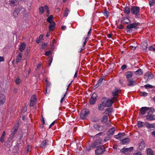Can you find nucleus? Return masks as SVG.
I'll return each mask as SVG.
<instances>
[{"label": "nucleus", "mask_w": 155, "mask_h": 155, "mask_svg": "<svg viewBox=\"0 0 155 155\" xmlns=\"http://www.w3.org/2000/svg\"><path fill=\"white\" fill-rule=\"evenodd\" d=\"M48 145V141L47 140H44L40 145V147L42 148H45Z\"/></svg>", "instance_id": "nucleus-16"}, {"label": "nucleus", "mask_w": 155, "mask_h": 155, "mask_svg": "<svg viewBox=\"0 0 155 155\" xmlns=\"http://www.w3.org/2000/svg\"><path fill=\"white\" fill-rule=\"evenodd\" d=\"M30 106L32 107L35 104V102L34 101H30Z\"/></svg>", "instance_id": "nucleus-54"}, {"label": "nucleus", "mask_w": 155, "mask_h": 155, "mask_svg": "<svg viewBox=\"0 0 155 155\" xmlns=\"http://www.w3.org/2000/svg\"><path fill=\"white\" fill-rule=\"evenodd\" d=\"M69 12V10L68 9L65 10L64 14V16L65 17H67L68 16Z\"/></svg>", "instance_id": "nucleus-51"}, {"label": "nucleus", "mask_w": 155, "mask_h": 155, "mask_svg": "<svg viewBox=\"0 0 155 155\" xmlns=\"http://www.w3.org/2000/svg\"><path fill=\"white\" fill-rule=\"evenodd\" d=\"M150 5L152 6L154 5L155 4V0H148Z\"/></svg>", "instance_id": "nucleus-50"}, {"label": "nucleus", "mask_w": 155, "mask_h": 155, "mask_svg": "<svg viewBox=\"0 0 155 155\" xmlns=\"http://www.w3.org/2000/svg\"><path fill=\"white\" fill-rule=\"evenodd\" d=\"M25 44L24 42H22L19 46V49L21 52H22L25 49Z\"/></svg>", "instance_id": "nucleus-26"}, {"label": "nucleus", "mask_w": 155, "mask_h": 155, "mask_svg": "<svg viewBox=\"0 0 155 155\" xmlns=\"http://www.w3.org/2000/svg\"><path fill=\"white\" fill-rule=\"evenodd\" d=\"M140 95L141 96L146 97L148 95V93L145 92H140Z\"/></svg>", "instance_id": "nucleus-48"}, {"label": "nucleus", "mask_w": 155, "mask_h": 155, "mask_svg": "<svg viewBox=\"0 0 155 155\" xmlns=\"http://www.w3.org/2000/svg\"><path fill=\"white\" fill-rule=\"evenodd\" d=\"M93 127L97 131H102L104 130L103 127L98 124H95L94 125Z\"/></svg>", "instance_id": "nucleus-14"}, {"label": "nucleus", "mask_w": 155, "mask_h": 155, "mask_svg": "<svg viewBox=\"0 0 155 155\" xmlns=\"http://www.w3.org/2000/svg\"><path fill=\"white\" fill-rule=\"evenodd\" d=\"M22 9L23 10V11L25 13H26V11L25 8L22 7L16 8L13 13V16L15 18L17 17L19 14L20 11L22 10Z\"/></svg>", "instance_id": "nucleus-7"}, {"label": "nucleus", "mask_w": 155, "mask_h": 155, "mask_svg": "<svg viewBox=\"0 0 155 155\" xmlns=\"http://www.w3.org/2000/svg\"><path fill=\"white\" fill-rule=\"evenodd\" d=\"M111 136L110 134H107L104 140V142H106L107 140H110V139Z\"/></svg>", "instance_id": "nucleus-40"}, {"label": "nucleus", "mask_w": 155, "mask_h": 155, "mask_svg": "<svg viewBox=\"0 0 155 155\" xmlns=\"http://www.w3.org/2000/svg\"><path fill=\"white\" fill-rule=\"evenodd\" d=\"M6 97L2 94H0V105H3L5 102Z\"/></svg>", "instance_id": "nucleus-13"}, {"label": "nucleus", "mask_w": 155, "mask_h": 155, "mask_svg": "<svg viewBox=\"0 0 155 155\" xmlns=\"http://www.w3.org/2000/svg\"><path fill=\"white\" fill-rule=\"evenodd\" d=\"M123 21L126 24H128L130 22V20L127 17H124L123 18Z\"/></svg>", "instance_id": "nucleus-39"}, {"label": "nucleus", "mask_w": 155, "mask_h": 155, "mask_svg": "<svg viewBox=\"0 0 155 155\" xmlns=\"http://www.w3.org/2000/svg\"><path fill=\"white\" fill-rule=\"evenodd\" d=\"M88 40L87 39H85L83 43V47L81 48V49L78 50V51L79 52H81L82 51L84 50V46L86 44V43L87 41Z\"/></svg>", "instance_id": "nucleus-41"}, {"label": "nucleus", "mask_w": 155, "mask_h": 155, "mask_svg": "<svg viewBox=\"0 0 155 155\" xmlns=\"http://www.w3.org/2000/svg\"><path fill=\"white\" fill-rule=\"evenodd\" d=\"M146 127L148 129H151L152 128L155 129V123L150 124L147 122L146 124Z\"/></svg>", "instance_id": "nucleus-18"}, {"label": "nucleus", "mask_w": 155, "mask_h": 155, "mask_svg": "<svg viewBox=\"0 0 155 155\" xmlns=\"http://www.w3.org/2000/svg\"><path fill=\"white\" fill-rule=\"evenodd\" d=\"M22 53H20L18 54L16 58V63H18L20 62V61L22 59Z\"/></svg>", "instance_id": "nucleus-25"}, {"label": "nucleus", "mask_w": 155, "mask_h": 155, "mask_svg": "<svg viewBox=\"0 0 155 155\" xmlns=\"http://www.w3.org/2000/svg\"><path fill=\"white\" fill-rule=\"evenodd\" d=\"M55 23L53 21L51 22L49 26V29L50 31H53L54 29Z\"/></svg>", "instance_id": "nucleus-24"}, {"label": "nucleus", "mask_w": 155, "mask_h": 155, "mask_svg": "<svg viewBox=\"0 0 155 155\" xmlns=\"http://www.w3.org/2000/svg\"><path fill=\"white\" fill-rule=\"evenodd\" d=\"M99 120V119L98 117H93L91 119L92 121L94 123L98 122Z\"/></svg>", "instance_id": "nucleus-44"}, {"label": "nucleus", "mask_w": 155, "mask_h": 155, "mask_svg": "<svg viewBox=\"0 0 155 155\" xmlns=\"http://www.w3.org/2000/svg\"><path fill=\"white\" fill-rule=\"evenodd\" d=\"M125 135V133H119L117 135H114V137L116 139L121 140L122 139L124 138V136Z\"/></svg>", "instance_id": "nucleus-11"}, {"label": "nucleus", "mask_w": 155, "mask_h": 155, "mask_svg": "<svg viewBox=\"0 0 155 155\" xmlns=\"http://www.w3.org/2000/svg\"><path fill=\"white\" fill-rule=\"evenodd\" d=\"M104 78V77H103L101 78H100L98 81H97V84L94 86V88H97L101 84L102 82L103 81Z\"/></svg>", "instance_id": "nucleus-17"}, {"label": "nucleus", "mask_w": 155, "mask_h": 155, "mask_svg": "<svg viewBox=\"0 0 155 155\" xmlns=\"http://www.w3.org/2000/svg\"><path fill=\"white\" fill-rule=\"evenodd\" d=\"M134 147H131L129 148H123L122 149V152L124 153L127 154L128 152H131L133 150Z\"/></svg>", "instance_id": "nucleus-15"}, {"label": "nucleus", "mask_w": 155, "mask_h": 155, "mask_svg": "<svg viewBox=\"0 0 155 155\" xmlns=\"http://www.w3.org/2000/svg\"><path fill=\"white\" fill-rule=\"evenodd\" d=\"M31 149V146L29 145H28L27 147V152H29V150Z\"/></svg>", "instance_id": "nucleus-59"}, {"label": "nucleus", "mask_w": 155, "mask_h": 155, "mask_svg": "<svg viewBox=\"0 0 155 155\" xmlns=\"http://www.w3.org/2000/svg\"><path fill=\"white\" fill-rule=\"evenodd\" d=\"M19 127V126H15L14 128L11 130V133L13 134V136L11 137V138H13L14 135L17 132L18 128Z\"/></svg>", "instance_id": "nucleus-22"}, {"label": "nucleus", "mask_w": 155, "mask_h": 155, "mask_svg": "<svg viewBox=\"0 0 155 155\" xmlns=\"http://www.w3.org/2000/svg\"><path fill=\"white\" fill-rule=\"evenodd\" d=\"M112 98L107 99L106 97H104L101 99V102H103L105 107H110L114 102Z\"/></svg>", "instance_id": "nucleus-3"}, {"label": "nucleus", "mask_w": 155, "mask_h": 155, "mask_svg": "<svg viewBox=\"0 0 155 155\" xmlns=\"http://www.w3.org/2000/svg\"><path fill=\"white\" fill-rule=\"evenodd\" d=\"M47 44L46 43H44L42 44V48H44V47H46L47 46Z\"/></svg>", "instance_id": "nucleus-64"}, {"label": "nucleus", "mask_w": 155, "mask_h": 155, "mask_svg": "<svg viewBox=\"0 0 155 155\" xmlns=\"http://www.w3.org/2000/svg\"><path fill=\"white\" fill-rule=\"evenodd\" d=\"M89 114L90 111L88 109H84L81 111L80 117L84 120L87 118V115Z\"/></svg>", "instance_id": "nucleus-5"}, {"label": "nucleus", "mask_w": 155, "mask_h": 155, "mask_svg": "<svg viewBox=\"0 0 155 155\" xmlns=\"http://www.w3.org/2000/svg\"><path fill=\"white\" fill-rule=\"evenodd\" d=\"M45 7L44 8L42 6H41L39 8V11L40 12V14L42 15L44 13L45 11Z\"/></svg>", "instance_id": "nucleus-42"}, {"label": "nucleus", "mask_w": 155, "mask_h": 155, "mask_svg": "<svg viewBox=\"0 0 155 155\" xmlns=\"http://www.w3.org/2000/svg\"><path fill=\"white\" fill-rule=\"evenodd\" d=\"M5 137L1 136L0 139V141L2 143H3L5 142L4 140Z\"/></svg>", "instance_id": "nucleus-56"}, {"label": "nucleus", "mask_w": 155, "mask_h": 155, "mask_svg": "<svg viewBox=\"0 0 155 155\" xmlns=\"http://www.w3.org/2000/svg\"><path fill=\"white\" fill-rule=\"evenodd\" d=\"M9 4L10 5L13 7L15 5V0H9Z\"/></svg>", "instance_id": "nucleus-43"}, {"label": "nucleus", "mask_w": 155, "mask_h": 155, "mask_svg": "<svg viewBox=\"0 0 155 155\" xmlns=\"http://www.w3.org/2000/svg\"><path fill=\"white\" fill-rule=\"evenodd\" d=\"M102 134V132H100L98 134L95 135L94 136V137H97L98 136H101Z\"/></svg>", "instance_id": "nucleus-62"}, {"label": "nucleus", "mask_w": 155, "mask_h": 155, "mask_svg": "<svg viewBox=\"0 0 155 155\" xmlns=\"http://www.w3.org/2000/svg\"><path fill=\"white\" fill-rule=\"evenodd\" d=\"M125 76L126 78L127 79H131L133 75V72L132 71H128L125 73Z\"/></svg>", "instance_id": "nucleus-23"}, {"label": "nucleus", "mask_w": 155, "mask_h": 155, "mask_svg": "<svg viewBox=\"0 0 155 155\" xmlns=\"http://www.w3.org/2000/svg\"><path fill=\"white\" fill-rule=\"evenodd\" d=\"M105 151V149L103 146H99L95 150V154L96 155H100L102 154Z\"/></svg>", "instance_id": "nucleus-4"}, {"label": "nucleus", "mask_w": 155, "mask_h": 155, "mask_svg": "<svg viewBox=\"0 0 155 155\" xmlns=\"http://www.w3.org/2000/svg\"><path fill=\"white\" fill-rule=\"evenodd\" d=\"M139 24L138 22H134L128 25L126 27L127 29H129L127 31V33H130L133 31L137 30L138 28V26Z\"/></svg>", "instance_id": "nucleus-2"}, {"label": "nucleus", "mask_w": 155, "mask_h": 155, "mask_svg": "<svg viewBox=\"0 0 155 155\" xmlns=\"http://www.w3.org/2000/svg\"><path fill=\"white\" fill-rule=\"evenodd\" d=\"M113 109L111 107H109L106 108L105 110V114H108L109 116L112 112Z\"/></svg>", "instance_id": "nucleus-28"}, {"label": "nucleus", "mask_w": 155, "mask_h": 155, "mask_svg": "<svg viewBox=\"0 0 155 155\" xmlns=\"http://www.w3.org/2000/svg\"><path fill=\"white\" fill-rule=\"evenodd\" d=\"M119 91L120 90L118 89L113 91L112 93L113 97H112V98L113 99L114 101H116L117 100V96H118Z\"/></svg>", "instance_id": "nucleus-12"}, {"label": "nucleus", "mask_w": 155, "mask_h": 155, "mask_svg": "<svg viewBox=\"0 0 155 155\" xmlns=\"http://www.w3.org/2000/svg\"><path fill=\"white\" fill-rule=\"evenodd\" d=\"M147 155H154L153 151L150 148L147 149Z\"/></svg>", "instance_id": "nucleus-30"}, {"label": "nucleus", "mask_w": 155, "mask_h": 155, "mask_svg": "<svg viewBox=\"0 0 155 155\" xmlns=\"http://www.w3.org/2000/svg\"><path fill=\"white\" fill-rule=\"evenodd\" d=\"M30 101L35 102L36 101V95H33L31 97Z\"/></svg>", "instance_id": "nucleus-47"}, {"label": "nucleus", "mask_w": 155, "mask_h": 155, "mask_svg": "<svg viewBox=\"0 0 155 155\" xmlns=\"http://www.w3.org/2000/svg\"><path fill=\"white\" fill-rule=\"evenodd\" d=\"M52 60H53V59H52V58H51V57L48 60V66H50L51 65V64L52 63Z\"/></svg>", "instance_id": "nucleus-53"}, {"label": "nucleus", "mask_w": 155, "mask_h": 155, "mask_svg": "<svg viewBox=\"0 0 155 155\" xmlns=\"http://www.w3.org/2000/svg\"><path fill=\"white\" fill-rule=\"evenodd\" d=\"M136 46H130V49L132 50H136Z\"/></svg>", "instance_id": "nucleus-58"}, {"label": "nucleus", "mask_w": 155, "mask_h": 155, "mask_svg": "<svg viewBox=\"0 0 155 155\" xmlns=\"http://www.w3.org/2000/svg\"><path fill=\"white\" fill-rule=\"evenodd\" d=\"M147 45L148 44L146 41H144L141 43V47L143 51L146 52V51Z\"/></svg>", "instance_id": "nucleus-19"}, {"label": "nucleus", "mask_w": 155, "mask_h": 155, "mask_svg": "<svg viewBox=\"0 0 155 155\" xmlns=\"http://www.w3.org/2000/svg\"><path fill=\"white\" fill-rule=\"evenodd\" d=\"M135 74L138 75H141L143 73V71L142 69H139L135 71Z\"/></svg>", "instance_id": "nucleus-35"}, {"label": "nucleus", "mask_w": 155, "mask_h": 155, "mask_svg": "<svg viewBox=\"0 0 155 155\" xmlns=\"http://www.w3.org/2000/svg\"><path fill=\"white\" fill-rule=\"evenodd\" d=\"M146 120L148 121L155 120V114H148L146 116Z\"/></svg>", "instance_id": "nucleus-10"}, {"label": "nucleus", "mask_w": 155, "mask_h": 155, "mask_svg": "<svg viewBox=\"0 0 155 155\" xmlns=\"http://www.w3.org/2000/svg\"><path fill=\"white\" fill-rule=\"evenodd\" d=\"M108 118L107 116L106 115H104V116L101 119V122H104V123H106L107 122Z\"/></svg>", "instance_id": "nucleus-37"}, {"label": "nucleus", "mask_w": 155, "mask_h": 155, "mask_svg": "<svg viewBox=\"0 0 155 155\" xmlns=\"http://www.w3.org/2000/svg\"><path fill=\"white\" fill-rule=\"evenodd\" d=\"M127 67V66L126 65L124 64L122 66L121 68L122 70H124Z\"/></svg>", "instance_id": "nucleus-60"}, {"label": "nucleus", "mask_w": 155, "mask_h": 155, "mask_svg": "<svg viewBox=\"0 0 155 155\" xmlns=\"http://www.w3.org/2000/svg\"><path fill=\"white\" fill-rule=\"evenodd\" d=\"M101 143V140H96L92 144L91 147L93 148H97L100 146Z\"/></svg>", "instance_id": "nucleus-9"}, {"label": "nucleus", "mask_w": 155, "mask_h": 155, "mask_svg": "<svg viewBox=\"0 0 155 155\" xmlns=\"http://www.w3.org/2000/svg\"><path fill=\"white\" fill-rule=\"evenodd\" d=\"M109 12L106 10H104L103 12V14L104 16L106 17H108L109 16Z\"/></svg>", "instance_id": "nucleus-46"}, {"label": "nucleus", "mask_w": 155, "mask_h": 155, "mask_svg": "<svg viewBox=\"0 0 155 155\" xmlns=\"http://www.w3.org/2000/svg\"><path fill=\"white\" fill-rule=\"evenodd\" d=\"M144 87H145L146 89L152 88H153V86L149 84H148L145 85Z\"/></svg>", "instance_id": "nucleus-49"}, {"label": "nucleus", "mask_w": 155, "mask_h": 155, "mask_svg": "<svg viewBox=\"0 0 155 155\" xmlns=\"http://www.w3.org/2000/svg\"><path fill=\"white\" fill-rule=\"evenodd\" d=\"M131 11V9L130 7H126L124 8V12L125 13L129 14Z\"/></svg>", "instance_id": "nucleus-32"}, {"label": "nucleus", "mask_w": 155, "mask_h": 155, "mask_svg": "<svg viewBox=\"0 0 155 155\" xmlns=\"http://www.w3.org/2000/svg\"><path fill=\"white\" fill-rule=\"evenodd\" d=\"M148 109H147V111H148V114H153L155 112V109L153 107H148Z\"/></svg>", "instance_id": "nucleus-36"}, {"label": "nucleus", "mask_w": 155, "mask_h": 155, "mask_svg": "<svg viewBox=\"0 0 155 155\" xmlns=\"http://www.w3.org/2000/svg\"><path fill=\"white\" fill-rule=\"evenodd\" d=\"M140 8L139 7L135 6H132L131 8V13L134 15H135V17L136 18L140 17Z\"/></svg>", "instance_id": "nucleus-1"}, {"label": "nucleus", "mask_w": 155, "mask_h": 155, "mask_svg": "<svg viewBox=\"0 0 155 155\" xmlns=\"http://www.w3.org/2000/svg\"><path fill=\"white\" fill-rule=\"evenodd\" d=\"M147 76L148 79H151L153 78V74L151 73H149L146 74L144 77L145 78Z\"/></svg>", "instance_id": "nucleus-38"}, {"label": "nucleus", "mask_w": 155, "mask_h": 155, "mask_svg": "<svg viewBox=\"0 0 155 155\" xmlns=\"http://www.w3.org/2000/svg\"><path fill=\"white\" fill-rule=\"evenodd\" d=\"M115 128L114 127H113L110 129L108 131V134H110V135H113L115 131Z\"/></svg>", "instance_id": "nucleus-31"}, {"label": "nucleus", "mask_w": 155, "mask_h": 155, "mask_svg": "<svg viewBox=\"0 0 155 155\" xmlns=\"http://www.w3.org/2000/svg\"><path fill=\"white\" fill-rule=\"evenodd\" d=\"M127 85L130 87H133L137 84V82L135 80L133 79H128L127 80Z\"/></svg>", "instance_id": "nucleus-8"}, {"label": "nucleus", "mask_w": 155, "mask_h": 155, "mask_svg": "<svg viewBox=\"0 0 155 155\" xmlns=\"http://www.w3.org/2000/svg\"><path fill=\"white\" fill-rule=\"evenodd\" d=\"M97 94L96 93H94L92 95L89 101L90 104L91 105H94L97 100Z\"/></svg>", "instance_id": "nucleus-6"}, {"label": "nucleus", "mask_w": 155, "mask_h": 155, "mask_svg": "<svg viewBox=\"0 0 155 155\" xmlns=\"http://www.w3.org/2000/svg\"><path fill=\"white\" fill-rule=\"evenodd\" d=\"M51 52L50 51H47L45 52V54L46 56H48L51 54Z\"/></svg>", "instance_id": "nucleus-57"}, {"label": "nucleus", "mask_w": 155, "mask_h": 155, "mask_svg": "<svg viewBox=\"0 0 155 155\" xmlns=\"http://www.w3.org/2000/svg\"><path fill=\"white\" fill-rule=\"evenodd\" d=\"M149 50L150 51H155V49L152 46H150L148 48Z\"/></svg>", "instance_id": "nucleus-55"}, {"label": "nucleus", "mask_w": 155, "mask_h": 155, "mask_svg": "<svg viewBox=\"0 0 155 155\" xmlns=\"http://www.w3.org/2000/svg\"><path fill=\"white\" fill-rule=\"evenodd\" d=\"M45 9L46 10L48 14L49 15L50 14V12L48 7L47 5H45Z\"/></svg>", "instance_id": "nucleus-52"}, {"label": "nucleus", "mask_w": 155, "mask_h": 155, "mask_svg": "<svg viewBox=\"0 0 155 155\" xmlns=\"http://www.w3.org/2000/svg\"><path fill=\"white\" fill-rule=\"evenodd\" d=\"M54 19V18L52 15H50L47 18V21L49 23L51 24V22H52Z\"/></svg>", "instance_id": "nucleus-33"}, {"label": "nucleus", "mask_w": 155, "mask_h": 155, "mask_svg": "<svg viewBox=\"0 0 155 155\" xmlns=\"http://www.w3.org/2000/svg\"><path fill=\"white\" fill-rule=\"evenodd\" d=\"M21 81V80L19 77H18L15 80V82L16 84H19Z\"/></svg>", "instance_id": "nucleus-45"}, {"label": "nucleus", "mask_w": 155, "mask_h": 155, "mask_svg": "<svg viewBox=\"0 0 155 155\" xmlns=\"http://www.w3.org/2000/svg\"><path fill=\"white\" fill-rule=\"evenodd\" d=\"M102 103L98 105V109L100 111H102L104 110L105 106L104 104H103V102H101Z\"/></svg>", "instance_id": "nucleus-34"}, {"label": "nucleus", "mask_w": 155, "mask_h": 155, "mask_svg": "<svg viewBox=\"0 0 155 155\" xmlns=\"http://www.w3.org/2000/svg\"><path fill=\"white\" fill-rule=\"evenodd\" d=\"M133 155H142V153L140 152H138L135 153H134Z\"/></svg>", "instance_id": "nucleus-63"}, {"label": "nucleus", "mask_w": 155, "mask_h": 155, "mask_svg": "<svg viewBox=\"0 0 155 155\" xmlns=\"http://www.w3.org/2000/svg\"><path fill=\"white\" fill-rule=\"evenodd\" d=\"M146 123H147V122L144 123L141 121H138L137 122V126L140 128L144 126L146 127Z\"/></svg>", "instance_id": "nucleus-27"}, {"label": "nucleus", "mask_w": 155, "mask_h": 155, "mask_svg": "<svg viewBox=\"0 0 155 155\" xmlns=\"http://www.w3.org/2000/svg\"><path fill=\"white\" fill-rule=\"evenodd\" d=\"M145 143L143 141H142L140 143L138 148L140 150H142L145 148Z\"/></svg>", "instance_id": "nucleus-29"}, {"label": "nucleus", "mask_w": 155, "mask_h": 155, "mask_svg": "<svg viewBox=\"0 0 155 155\" xmlns=\"http://www.w3.org/2000/svg\"><path fill=\"white\" fill-rule=\"evenodd\" d=\"M117 27L119 28V29H123L124 28V26L122 25H118L117 26Z\"/></svg>", "instance_id": "nucleus-61"}, {"label": "nucleus", "mask_w": 155, "mask_h": 155, "mask_svg": "<svg viewBox=\"0 0 155 155\" xmlns=\"http://www.w3.org/2000/svg\"><path fill=\"white\" fill-rule=\"evenodd\" d=\"M130 140L129 138H126L121 140L120 142L123 144H127L130 143Z\"/></svg>", "instance_id": "nucleus-21"}, {"label": "nucleus", "mask_w": 155, "mask_h": 155, "mask_svg": "<svg viewBox=\"0 0 155 155\" xmlns=\"http://www.w3.org/2000/svg\"><path fill=\"white\" fill-rule=\"evenodd\" d=\"M148 109L147 107H142L140 109V111L139 112L142 115L144 114L147 111V109Z\"/></svg>", "instance_id": "nucleus-20"}]
</instances>
